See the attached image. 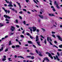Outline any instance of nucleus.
<instances>
[{
	"mask_svg": "<svg viewBox=\"0 0 62 62\" xmlns=\"http://www.w3.org/2000/svg\"><path fill=\"white\" fill-rule=\"evenodd\" d=\"M56 47V48H57V49H58V47H57V46H55V45H54L53 46V47Z\"/></svg>",
	"mask_w": 62,
	"mask_h": 62,
	"instance_id": "cd10ccee",
	"label": "nucleus"
},
{
	"mask_svg": "<svg viewBox=\"0 0 62 62\" xmlns=\"http://www.w3.org/2000/svg\"><path fill=\"white\" fill-rule=\"evenodd\" d=\"M15 46L16 48L20 47V46L19 45H16Z\"/></svg>",
	"mask_w": 62,
	"mask_h": 62,
	"instance_id": "5701e85b",
	"label": "nucleus"
},
{
	"mask_svg": "<svg viewBox=\"0 0 62 62\" xmlns=\"http://www.w3.org/2000/svg\"><path fill=\"white\" fill-rule=\"evenodd\" d=\"M26 35H28V36H30V34H29V33L27 32L26 33Z\"/></svg>",
	"mask_w": 62,
	"mask_h": 62,
	"instance_id": "bb28decb",
	"label": "nucleus"
},
{
	"mask_svg": "<svg viewBox=\"0 0 62 62\" xmlns=\"http://www.w3.org/2000/svg\"><path fill=\"white\" fill-rule=\"evenodd\" d=\"M39 56H42L43 55L41 54H39Z\"/></svg>",
	"mask_w": 62,
	"mask_h": 62,
	"instance_id": "ea45409f",
	"label": "nucleus"
},
{
	"mask_svg": "<svg viewBox=\"0 0 62 62\" xmlns=\"http://www.w3.org/2000/svg\"><path fill=\"white\" fill-rule=\"evenodd\" d=\"M54 43H55V44L57 43V42L56 41H54Z\"/></svg>",
	"mask_w": 62,
	"mask_h": 62,
	"instance_id": "49530a36",
	"label": "nucleus"
},
{
	"mask_svg": "<svg viewBox=\"0 0 62 62\" xmlns=\"http://www.w3.org/2000/svg\"><path fill=\"white\" fill-rule=\"evenodd\" d=\"M28 42L29 43H30V44H32V42L31 41H28Z\"/></svg>",
	"mask_w": 62,
	"mask_h": 62,
	"instance_id": "2eb2a0df",
	"label": "nucleus"
},
{
	"mask_svg": "<svg viewBox=\"0 0 62 62\" xmlns=\"http://www.w3.org/2000/svg\"><path fill=\"white\" fill-rule=\"evenodd\" d=\"M39 40V36H37L36 37V41H38Z\"/></svg>",
	"mask_w": 62,
	"mask_h": 62,
	"instance_id": "1a4fd4ad",
	"label": "nucleus"
},
{
	"mask_svg": "<svg viewBox=\"0 0 62 62\" xmlns=\"http://www.w3.org/2000/svg\"><path fill=\"white\" fill-rule=\"evenodd\" d=\"M2 8L3 9V10H4V11L6 12V13H9V12H10V11L9 10H5V8L4 7Z\"/></svg>",
	"mask_w": 62,
	"mask_h": 62,
	"instance_id": "20e7f679",
	"label": "nucleus"
},
{
	"mask_svg": "<svg viewBox=\"0 0 62 62\" xmlns=\"http://www.w3.org/2000/svg\"><path fill=\"white\" fill-rule=\"evenodd\" d=\"M16 3L19 6L20 8H21V5H20V3H18V2H16Z\"/></svg>",
	"mask_w": 62,
	"mask_h": 62,
	"instance_id": "9b49d317",
	"label": "nucleus"
},
{
	"mask_svg": "<svg viewBox=\"0 0 62 62\" xmlns=\"http://www.w3.org/2000/svg\"><path fill=\"white\" fill-rule=\"evenodd\" d=\"M23 23L24 24H25V21H24L23 22Z\"/></svg>",
	"mask_w": 62,
	"mask_h": 62,
	"instance_id": "864d4df0",
	"label": "nucleus"
},
{
	"mask_svg": "<svg viewBox=\"0 0 62 62\" xmlns=\"http://www.w3.org/2000/svg\"><path fill=\"white\" fill-rule=\"evenodd\" d=\"M30 31H31V33H32V29H30Z\"/></svg>",
	"mask_w": 62,
	"mask_h": 62,
	"instance_id": "2f4dec72",
	"label": "nucleus"
},
{
	"mask_svg": "<svg viewBox=\"0 0 62 62\" xmlns=\"http://www.w3.org/2000/svg\"><path fill=\"white\" fill-rule=\"evenodd\" d=\"M5 39V38H2L1 39H2V40H3V39Z\"/></svg>",
	"mask_w": 62,
	"mask_h": 62,
	"instance_id": "774afa93",
	"label": "nucleus"
},
{
	"mask_svg": "<svg viewBox=\"0 0 62 62\" xmlns=\"http://www.w3.org/2000/svg\"><path fill=\"white\" fill-rule=\"evenodd\" d=\"M23 13V12L22 11H21L19 12V13L20 14H22Z\"/></svg>",
	"mask_w": 62,
	"mask_h": 62,
	"instance_id": "37998d69",
	"label": "nucleus"
},
{
	"mask_svg": "<svg viewBox=\"0 0 62 62\" xmlns=\"http://www.w3.org/2000/svg\"><path fill=\"white\" fill-rule=\"evenodd\" d=\"M46 54H48L49 56L51 58V59H53V57L52 56V55L50 53H48V52H46Z\"/></svg>",
	"mask_w": 62,
	"mask_h": 62,
	"instance_id": "7ed1b4c3",
	"label": "nucleus"
},
{
	"mask_svg": "<svg viewBox=\"0 0 62 62\" xmlns=\"http://www.w3.org/2000/svg\"><path fill=\"white\" fill-rule=\"evenodd\" d=\"M47 59H48V58H47L45 57L44 58V60H47Z\"/></svg>",
	"mask_w": 62,
	"mask_h": 62,
	"instance_id": "aec40b11",
	"label": "nucleus"
},
{
	"mask_svg": "<svg viewBox=\"0 0 62 62\" xmlns=\"http://www.w3.org/2000/svg\"><path fill=\"white\" fill-rule=\"evenodd\" d=\"M16 23H18V20H16Z\"/></svg>",
	"mask_w": 62,
	"mask_h": 62,
	"instance_id": "e2e57ef3",
	"label": "nucleus"
},
{
	"mask_svg": "<svg viewBox=\"0 0 62 62\" xmlns=\"http://www.w3.org/2000/svg\"><path fill=\"white\" fill-rule=\"evenodd\" d=\"M11 58H8V59L9 60V61H12V60H10Z\"/></svg>",
	"mask_w": 62,
	"mask_h": 62,
	"instance_id": "a211bd4d",
	"label": "nucleus"
},
{
	"mask_svg": "<svg viewBox=\"0 0 62 62\" xmlns=\"http://www.w3.org/2000/svg\"><path fill=\"white\" fill-rule=\"evenodd\" d=\"M18 58H20L21 57V58H23V59H24V58H23V57H22V56H17Z\"/></svg>",
	"mask_w": 62,
	"mask_h": 62,
	"instance_id": "f8f14e48",
	"label": "nucleus"
},
{
	"mask_svg": "<svg viewBox=\"0 0 62 62\" xmlns=\"http://www.w3.org/2000/svg\"><path fill=\"white\" fill-rule=\"evenodd\" d=\"M54 23H55V24L56 25H57V23H56V22H55L54 23Z\"/></svg>",
	"mask_w": 62,
	"mask_h": 62,
	"instance_id": "0e129e2a",
	"label": "nucleus"
},
{
	"mask_svg": "<svg viewBox=\"0 0 62 62\" xmlns=\"http://www.w3.org/2000/svg\"><path fill=\"white\" fill-rule=\"evenodd\" d=\"M12 48H15V46H12Z\"/></svg>",
	"mask_w": 62,
	"mask_h": 62,
	"instance_id": "c85d7f7f",
	"label": "nucleus"
},
{
	"mask_svg": "<svg viewBox=\"0 0 62 62\" xmlns=\"http://www.w3.org/2000/svg\"><path fill=\"white\" fill-rule=\"evenodd\" d=\"M6 60V59L5 58H3L2 59V61H5Z\"/></svg>",
	"mask_w": 62,
	"mask_h": 62,
	"instance_id": "f704fd0d",
	"label": "nucleus"
},
{
	"mask_svg": "<svg viewBox=\"0 0 62 62\" xmlns=\"http://www.w3.org/2000/svg\"><path fill=\"white\" fill-rule=\"evenodd\" d=\"M31 56H26V57H28V58H31Z\"/></svg>",
	"mask_w": 62,
	"mask_h": 62,
	"instance_id": "72a5a7b5",
	"label": "nucleus"
},
{
	"mask_svg": "<svg viewBox=\"0 0 62 62\" xmlns=\"http://www.w3.org/2000/svg\"><path fill=\"white\" fill-rule=\"evenodd\" d=\"M57 37H58V39H59L60 40V41H62V39L61 37H60V36L59 35H57L56 36Z\"/></svg>",
	"mask_w": 62,
	"mask_h": 62,
	"instance_id": "0eeeda50",
	"label": "nucleus"
},
{
	"mask_svg": "<svg viewBox=\"0 0 62 62\" xmlns=\"http://www.w3.org/2000/svg\"><path fill=\"white\" fill-rule=\"evenodd\" d=\"M33 0L34 2H35V3H36V4H37V2H36V1H35V0Z\"/></svg>",
	"mask_w": 62,
	"mask_h": 62,
	"instance_id": "4c0bfd02",
	"label": "nucleus"
},
{
	"mask_svg": "<svg viewBox=\"0 0 62 62\" xmlns=\"http://www.w3.org/2000/svg\"><path fill=\"white\" fill-rule=\"evenodd\" d=\"M31 59H34V56H32L31 57Z\"/></svg>",
	"mask_w": 62,
	"mask_h": 62,
	"instance_id": "6ab92c4d",
	"label": "nucleus"
},
{
	"mask_svg": "<svg viewBox=\"0 0 62 62\" xmlns=\"http://www.w3.org/2000/svg\"><path fill=\"white\" fill-rule=\"evenodd\" d=\"M23 11H25L26 12V9H23Z\"/></svg>",
	"mask_w": 62,
	"mask_h": 62,
	"instance_id": "e433bc0d",
	"label": "nucleus"
},
{
	"mask_svg": "<svg viewBox=\"0 0 62 62\" xmlns=\"http://www.w3.org/2000/svg\"><path fill=\"white\" fill-rule=\"evenodd\" d=\"M49 40H50V41H51V42L52 41V39H51V38H49L48 37L47 38V41H48L49 42V43L50 44V45H53V44L51 42H50V41L49 40Z\"/></svg>",
	"mask_w": 62,
	"mask_h": 62,
	"instance_id": "f257e3e1",
	"label": "nucleus"
},
{
	"mask_svg": "<svg viewBox=\"0 0 62 62\" xmlns=\"http://www.w3.org/2000/svg\"><path fill=\"white\" fill-rule=\"evenodd\" d=\"M33 47H34V48H36V46H35L34 45H33Z\"/></svg>",
	"mask_w": 62,
	"mask_h": 62,
	"instance_id": "052dcab7",
	"label": "nucleus"
},
{
	"mask_svg": "<svg viewBox=\"0 0 62 62\" xmlns=\"http://www.w3.org/2000/svg\"><path fill=\"white\" fill-rule=\"evenodd\" d=\"M59 46V48H62V45H61Z\"/></svg>",
	"mask_w": 62,
	"mask_h": 62,
	"instance_id": "393cba45",
	"label": "nucleus"
},
{
	"mask_svg": "<svg viewBox=\"0 0 62 62\" xmlns=\"http://www.w3.org/2000/svg\"><path fill=\"white\" fill-rule=\"evenodd\" d=\"M52 37H53V38H55V35H52Z\"/></svg>",
	"mask_w": 62,
	"mask_h": 62,
	"instance_id": "a878e982",
	"label": "nucleus"
},
{
	"mask_svg": "<svg viewBox=\"0 0 62 62\" xmlns=\"http://www.w3.org/2000/svg\"><path fill=\"white\" fill-rule=\"evenodd\" d=\"M49 15L50 16H54V17H55V15H54L53 14H49Z\"/></svg>",
	"mask_w": 62,
	"mask_h": 62,
	"instance_id": "9d476101",
	"label": "nucleus"
},
{
	"mask_svg": "<svg viewBox=\"0 0 62 62\" xmlns=\"http://www.w3.org/2000/svg\"><path fill=\"white\" fill-rule=\"evenodd\" d=\"M19 17L20 19H22V17H21V16H19Z\"/></svg>",
	"mask_w": 62,
	"mask_h": 62,
	"instance_id": "603ef678",
	"label": "nucleus"
},
{
	"mask_svg": "<svg viewBox=\"0 0 62 62\" xmlns=\"http://www.w3.org/2000/svg\"><path fill=\"white\" fill-rule=\"evenodd\" d=\"M36 31L37 32V33H39V29H37L36 30Z\"/></svg>",
	"mask_w": 62,
	"mask_h": 62,
	"instance_id": "412c9836",
	"label": "nucleus"
},
{
	"mask_svg": "<svg viewBox=\"0 0 62 62\" xmlns=\"http://www.w3.org/2000/svg\"><path fill=\"white\" fill-rule=\"evenodd\" d=\"M32 29H33V32H35V31H36V30H37V28H36V27L34 26L32 27Z\"/></svg>",
	"mask_w": 62,
	"mask_h": 62,
	"instance_id": "39448f33",
	"label": "nucleus"
},
{
	"mask_svg": "<svg viewBox=\"0 0 62 62\" xmlns=\"http://www.w3.org/2000/svg\"><path fill=\"white\" fill-rule=\"evenodd\" d=\"M20 37H22V38H24V36H23V35H22L20 36Z\"/></svg>",
	"mask_w": 62,
	"mask_h": 62,
	"instance_id": "c9c22d12",
	"label": "nucleus"
},
{
	"mask_svg": "<svg viewBox=\"0 0 62 62\" xmlns=\"http://www.w3.org/2000/svg\"><path fill=\"white\" fill-rule=\"evenodd\" d=\"M22 33L23 34H24V30H23V31L22 32Z\"/></svg>",
	"mask_w": 62,
	"mask_h": 62,
	"instance_id": "69168bd1",
	"label": "nucleus"
},
{
	"mask_svg": "<svg viewBox=\"0 0 62 62\" xmlns=\"http://www.w3.org/2000/svg\"><path fill=\"white\" fill-rule=\"evenodd\" d=\"M39 16L42 19V18H43V16L42 15L41 16L40 15H39Z\"/></svg>",
	"mask_w": 62,
	"mask_h": 62,
	"instance_id": "dca6fc26",
	"label": "nucleus"
},
{
	"mask_svg": "<svg viewBox=\"0 0 62 62\" xmlns=\"http://www.w3.org/2000/svg\"><path fill=\"white\" fill-rule=\"evenodd\" d=\"M36 52L37 54H38V50H36Z\"/></svg>",
	"mask_w": 62,
	"mask_h": 62,
	"instance_id": "bf43d9fd",
	"label": "nucleus"
},
{
	"mask_svg": "<svg viewBox=\"0 0 62 62\" xmlns=\"http://www.w3.org/2000/svg\"><path fill=\"white\" fill-rule=\"evenodd\" d=\"M57 54L58 55V56H59V54L58 52L57 53Z\"/></svg>",
	"mask_w": 62,
	"mask_h": 62,
	"instance_id": "13d9d810",
	"label": "nucleus"
},
{
	"mask_svg": "<svg viewBox=\"0 0 62 62\" xmlns=\"http://www.w3.org/2000/svg\"><path fill=\"white\" fill-rule=\"evenodd\" d=\"M11 44H12V43H11V41H9V46L10 45H11Z\"/></svg>",
	"mask_w": 62,
	"mask_h": 62,
	"instance_id": "4be33fe9",
	"label": "nucleus"
},
{
	"mask_svg": "<svg viewBox=\"0 0 62 62\" xmlns=\"http://www.w3.org/2000/svg\"><path fill=\"white\" fill-rule=\"evenodd\" d=\"M4 17H5V18H8V19H10V17L7 16V15H4Z\"/></svg>",
	"mask_w": 62,
	"mask_h": 62,
	"instance_id": "6e6552de",
	"label": "nucleus"
},
{
	"mask_svg": "<svg viewBox=\"0 0 62 62\" xmlns=\"http://www.w3.org/2000/svg\"><path fill=\"white\" fill-rule=\"evenodd\" d=\"M30 54H31V55H33V54H34L32 53H30Z\"/></svg>",
	"mask_w": 62,
	"mask_h": 62,
	"instance_id": "a18cd8bd",
	"label": "nucleus"
},
{
	"mask_svg": "<svg viewBox=\"0 0 62 62\" xmlns=\"http://www.w3.org/2000/svg\"><path fill=\"white\" fill-rule=\"evenodd\" d=\"M16 27H17V28H19V25H16Z\"/></svg>",
	"mask_w": 62,
	"mask_h": 62,
	"instance_id": "58836bf2",
	"label": "nucleus"
},
{
	"mask_svg": "<svg viewBox=\"0 0 62 62\" xmlns=\"http://www.w3.org/2000/svg\"><path fill=\"white\" fill-rule=\"evenodd\" d=\"M30 38L31 39H33V38L32 36H31V35L30 36Z\"/></svg>",
	"mask_w": 62,
	"mask_h": 62,
	"instance_id": "c03bdc74",
	"label": "nucleus"
},
{
	"mask_svg": "<svg viewBox=\"0 0 62 62\" xmlns=\"http://www.w3.org/2000/svg\"><path fill=\"white\" fill-rule=\"evenodd\" d=\"M8 36H5L4 38H5V39L7 38H8Z\"/></svg>",
	"mask_w": 62,
	"mask_h": 62,
	"instance_id": "a19ab883",
	"label": "nucleus"
},
{
	"mask_svg": "<svg viewBox=\"0 0 62 62\" xmlns=\"http://www.w3.org/2000/svg\"><path fill=\"white\" fill-rule=\"evenodd\" d=\"M40 37H41V38H43V39H44V37H43L42 35H40Z\"/></svg>",
	"mask_w": 62,
	"mask_h": 62,
	"instance_id": "7c9ffc66",
	"label": "nucleus"
},
{
	"mask_svg": "<svg viewBox=\"0 0 62 62\" xmlns=\"http://www.w3.org/2000/svg\"><path fill=\"white\" fill-rule=\"evenodd\" d=\"M47 62H49V61H50L48 59H47V60H46Z\"/></svg>",
	"mask_w": 62,
	"mask_h": 62,
	"instance_id": "6e6d98bb",
	"label": "nucleus"
},
{
	"mask_svg": "<svg viewBox=\"0 0 62 62\" xmlns=\"http://www.w3.org/2000/svg\"><path fill=\"white\" fill-rule=\"evenodd\" d=\"M53 57L54 58V59H55V60H56V57H55L54 56Z\"/></svg>",
	"mask_w": 62,
	"mask_h": 62,
	"instance_id": "5fc2aeb1",
	"label": "nucleus"
},
{
	"mask_svg": "<svg viewBox=\"0 0 62 62\" xmlns=\"http://www.w3.org/2000/svg\"><path fill=\"white\" fill-rule=\"evenodd\" d=\"M53 11H55L56 10L55 9V8H54L53 9Z\"/></svg>",
	"mask_w": 62,
	"mask_h": 62,
	"instance_id": "473e14b6",
	"label": "nucleus"
},
{
	"mask_svg": "<svg viewBox=\"0 0 62 62\" xmlns=\"http://www.w3.org/2000/svg\"><path fill=\"white\" fill-rule=\"evenodd\" d=\"M3 47H2L1 48H0V52H1L2 51H3Z\"/></svg>",
	"mask_w": 62,
	"mask_h": 62,
	"instance_id": "f3484780",
	"label": "nucleus"
},
{
	"mask_svg": "<svg viewBox=\"0 0 62 62\" xmlns=\"http://www.w3.org/2000/svg\"><path fill=\"white\" fill-rule=\"evenodd\" d=\"M58 51H62V50L60 49H58Z\"/></svg>",
	"mask_w": 62,
	"mask_h": 62,
	"instance_id": "4d7b16f0",
	"label": "nucleus"
},
{
	"mask_svg": "<svg viewBox=\"0 0 62 62\" xmlns=\"http://www.w3.org/2000/svg\"><path fill=\"white\" fill-rule=\"evenodd\" d=\"M54 4L55 5H56V7L58 9H59L60 7L58 6V4L56 3V1H55L54 2Z\"/></svg>",
	"mask_w": 62,
	"mask_h": 62,
	"instance_id": "f03ea898",
	"label": "nucleus"
},
{
	"mask_svg": "<svg viewBox=\"0 0 62 62\" xmlns=\"http://www.w3.org/2000/svg\"><path fill=\"white\" fill-rule=\"evenodd\" d=\"M11 28L10 29L12 31H13L14 29H15V27L13 26H11Z\"/></svg>",
	"mask_w": 62,
	"mask_h": 62,
	"instance_id": "423d86ee",
	"label": "nucleus"
},
{
	"mask_svg": "<svg viewBox=\"0 0 62 62\" xmlns=\"http://www.w3.org/2000/svg\"><path fill=\"white\" fill-rule=\"evenodd\" d=\"M27 13H28L29 14H31V13L29 12H27Z\"/></svg>",
	"mask_w": 62,
	"mask_h": 62,
	"instance_id": "338daca9",
	"label": "nucleus"
},
{
	"mask_svg": "<svg viewBox=\"0 0 62 62\" xmlns=\"http://www.w3.org/2000/svg\"><path fill=\"white\" fill-rule=\"evenodd\" d=\"M18 42H19V44H20V45H21V42H20L19 41Z\"/></svg>",
	"mask_w": 62,
	"mask_h": 62,
	"instance_id": "680f3d73",
	"label": "nucleus"
},
{
	"mask_svg": "<svg viewBox=\"0 0 62 62\" xmlns=\"http://www.w3.org/2000/svg\"><path fill=\"white\" fill-rule=\"evenodd\" d=\"M56 59H57V60H58V61H59L60 60V59H59V58H58V56H57V55H56Z\"/></svg>",
	"mask_w": 62,
	"mask_h": 62,
	"instance_id": "ddd939ff",
	"label": "nucleus"
},
{
	"mask_svg": "<svg viewBox=\"0 0 62 62\" xmlns=\"http://www.w3.org/2000/svg\"><path fill=\"white\" fill-rule=\"evenodd\" d=\"M44 42L45 44H46V43H47V41H46V39H45Z\"/></svg>",
	"mask_w": 62,
	"mask_h": 62,
	"instance_id": "b1692460",
	"label": "nucleus"
},
{
	"mask_svg": "<svg viewBox=\"0 0 62 62\" xmlns=\"http://www.w3.org/2000/svg\"><path fill=\"white\" fill-rule=\"evenodd\" d=\"M37 43L38 45L39 46H41V45L39 44V43H40V42H39V41L37 42Z\"/></svg>",
	"mask_w": 62,
	"mask_h": 62,
	"instance_id": "4468645a",
	"label": "nucleus"
},
{
	"mask_svg": "<svg viewBox=\"0 0 62 62\" xmlns=\"http://www.w3.org/2000/svg\"><path fill=\"white\" fill-rule=\"evenodd\" d=\"M52 34H55V32H54L52 31Z\"/></svg>",
	"mask_w": 62,
	"mask_h": 62,
	"instance_id": "09e8293b",
	"label": "nucleus"
},
{
	"mask_svg": "<svg viewBox=\"0 0 62 62\" xmlns=\"http://www.w3.org/2000/svg\"><path fill=\"white\" fill-rule=\"evenodd\" d=\"M6 21H7L8 22V21H9V20H8L7 18H6Z\"/></svg>",
	"mask_w": 62,
	"mask_h": 62,
	"instance_id": "8fccbe9b",
	"label": "nucleus"
},
{
	"mask_svg": "<svg viewBox=\"0 0 62 62\" xmlns=\"http://www.w3.org/2000/svg\"><path fill=\"white\" fill-rule=\"evenodd\" d=\"M8 51V49H6L5 50V52H7Z\"/></svg>",
	"mask_w": 62,
	"mask_h": 62,
	"instance_id": "79ce46f5",
	"label": "nucleus"
},
{
	"mask_svg": "<svg viewBox=\"0 0 62 62\" xmlns=\"http://www.w3.org/2000/svg\"><path fill=\"white\" fill-rule=\"evenodd\" d=\"M25 0L27 3H28V1H29V0Z\"/></svg>",
	"mask_w": 62,
	"mask_h": 62,
	"instance_id": "3c124183",
	"label": "nucleus"
},
{
	"mask_svg": "<svg viewBox=\"0 0 62 62\" xmlns=\"http://www.w3.org/2000/svg\"><path fill=\"white\" fill-rule=\"evenodd\" d=\"M41 29H42V30H43L44 31V32L45 31V29L43 28H42Z\"/></svg>",
	"mask_w": 62,
	"mask_h": 62,
	"instance_id": "de8ad7c7",
	"label": "nucleus"
},
{
	"mask_svg": "<svg viewBox=\"0 0 62 62\" xmlns=\"http://www.w3.org/2000/svg\"><path fill=\"white\" fill-rule=\"evenodd\" d=\"M0 26H1V27H2V26H3L4 25L1 24V23H0Z\"/></svg>",
	"mask_w": 62,
	"mask_h": 62,
	"instance_id": "c756f323",
	"label": "nucleus"
}]
</instances>
